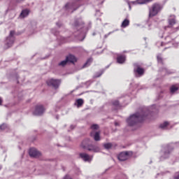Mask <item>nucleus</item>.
Masks as SVG:
<instances>
[{"label":"nucleus","instance_id":"f257e3e1","mask_svg":"<svg viewBox=\"0 0 179 179\" xmlns=\"http://www.w3.org/2000/svg\"><path fill=\"white\" fill-rule=\"evenodd\" d=\"M149 115V110L144 108L141 113L138 112L130 115L126 120V122L129 127H135L138 122L145 121V118H148Z\"/></svg>","mask_w":179,"mask_h":179},{"label":"nucleus","instance_id":"f03ea898","mask_svg":"<svg viewBox=\"0 0 179 179\" xmlns=\"http://www.w3.org/2000/svg\"><path fill=\"white\" fill-rule=\"evenodd\" d=\"M83 149L87 150L89 152H93L94 153H99L101 150L100 147L97 145L90 144V139H84L80 145Z\"/></svg>","mask_w":179,"mask_h":179},{"label":"nucleus","instance_id":"7ed1b4c3","mask_svg":"<svg viewBox=\"0 0 179 179\" xmlns=\"http://www.w3.org/2000/svg\"><path fill=\"white\" fill-rule=\"evenodd\" d=\"M163 9V6L159 3H155L152 6L151 9H150L149 17H153L156 16L157 13L162 11Z\"/></svg>","mask_w":179,"mask_h":179},{"label":"nucleus","instance_id":"20e7f679","mask_svg":"<svg viewBox=\"0 0 179 179\" xmlns=\"http://www.w3.org/2000/svg\"><path fill=\"white\" fill-rule=\"evenodd\" d=\"M13 43H15V31H10L9 36L6 38L4 48L6 50L10 48L13 45Z\"/></svg>","mask_w":179,"mask_h":179},{"label":"nucleus","instance_id":"39448f33","mask_svg":"<svg viewBox=\"0 0 179 179\" xmlns=\"http://www.w3.org/2000/svg\"><path fill=\"white\" fill-rule=\"evenodd\" d=\"M164 150L165 151L164 152V155L160 157L161 161L165 160V159H169V157H170V155L171 154V152L174 150L173 144L171 143L165 145Z\"/></svg>","mask_w":179,"mask_h":179},{"label":"nucleus","instance_id":"423d86ee","mask_svg":"<svg viewBox=\"0 0 179 179\" xmlns=\"http://www.w3.org/2000/svg\"><path fill=\"white\" fill-rule=\"evenodd\" d=\"M134 73L136 78H141V76H143L145 73V69L141 68V66L138 63H135L134 64Z\"/></svg>","mask_w":179,"mask_h":179},{"label":"nucleus","instance_id":"0eeeda50","mask_svg":"<svg viewBox=\"0 0 179 179\" xmlns=\"http://www.w3.org/2000/svg\"><path fill=\"white\" fill-rule=\"evenodd\" d=\"M131 156H132V152L125 151L120 152L117 156V159L120 162H125V160H128V158L131 157Z\"/></svg>","mask_w":179,"mask_h":179},{"label":"nucleus","instance_id":"6e6552de","mask_svg":"<svg viewBox=\"0 0 179 179\" xmlns=\"http://www.w3.org/2000/svg\"><path fill=\"white\" fill-rule=\"evenodd\" d=\"M85 27V22L82 20V18H78L75 20L73 24L74 30H80V29H83Z\"/></svg>","mask_w":179,"mask_h":179},{"label":"nucleus","instance_id":"1a4fd4ad","mask_svg":"<svg viewBox=\"0 0 179 179\" xmlns=\"http://www.w3.org/2000/svg\"><path fill=\"white\" fill-rule=\"evenodd\" d=\"M48 86H52L55 89H58L59 85H61V80L52 78L47 81Z\"/></svg>","mask_w":179,"mask_h":179},{"label":"nucleus","instance_id":"9d476101","mask_svg":"<svg viewBox=\"0 0 179 179\" xmlns=\"http://www.w3.org/2000/svg\"><path fill=\"white\" fill-rule=\"evenodd\" d=\"M45 111V108L43 105H38L36 106L34 111L33 112L34 115H43Z\"/></svg>","mask_w":179,"mask_h":179},{"label":"nucleus","instance_id":"9b49d317","mask_svg":"<svg viewBox=\"0 0 179 179\" xmlns=\"http://www.w3.org/2000/svg\"><path fill=\"white\" fill-rule=\"evenodd\" d=\"M79 157L83 162L90 163L92 160H93V156L89 155L87 153L85 152H81L79 154Z\"/></svg>","mask_w":179,"mask_h":179},{"label":"nucleus","instance_id":"f8f14e48","mask_svg":"<svg viewBox=\"0 0 179 179\" xmlns=\"http://www.w3.org/2000/svg\"><path fill=\"white\" fill-rule=\"evenodd\" d=\"M29 156H31V157H39V156L41 155L40 152H38V150H37V149H36V148H31L29 150Z\"/></svg>","mask_w":179,"mask_h":179},{"label":"nucleus","instance_id":"ddd939ff","mask_svg":"<svg viewBox=\"0 0 179 179\" xmlns=\"http://www.w3.org/2000/svg\"><path fill=\"white\" fill-rule=\"evenodd\" d=\"M153 0H136L134 1H131L132 5H143L145 3H148V2H152Z\"/></svg>","mask_w":179,"mask_h":179},{"label":"nucleus","instance_id":"4468645a","mask_svg":"<svg viewBox=\"0 0 179 179\" xmlns=\"http://www.w3.org/2000/svg\"><path fill=\"white\" fill-rule=\"evenodd\" d=\"M66 59L67 62H71V64H75L76 62L77 59L76 57L72 55H69L66 57Z\"/></svg>","mask_w":179,"mask_h":179},{"label":"nucleus","instance_id":"2eb2a0df","mask_svg":"<svg viewBox=\"0 0 179 179\" xmlns=\"http://www.w3.org/2000/svg\"><path fill=\"white\" fill-rule=\"evenodd\" d=\"M127 59V57L125 55H118L117 57V64H124Z\"/></svg>","mask_w":179,"mask_h":179},{"label":"nucleus","instance_id":"dca6fc26","mask_svg":"<svg viewBox=\"0 0 179 179\" xmlns=\"http://www.w3.org/2000/svg\"><path fill=\"white\" fill-rule=\"evenodd\" d=\"M29 13H30V11H29V10H23L20 15V17L21 19H24V17H27V16H29Z\"/></svg>","mask_w":179,"mask_h":179},{"label":"nucleus","instance_id":"f3484780","mask_svg":"<svg viewBox=\"0 0 179 179\" xmlns=\"http://www.w3.org/2000/svg\"><path fill=\"white\" fill-rule=\"evenodd\" d=\"M179 90V84L173 85L170 87L171 94H174Z\"/></svg>","mask_w":179,"mask_h":179},{"label":"nucleus","instance_id":"a211bd4d","mask_svg":"<svg viewBox=\"0 0 179 179\" xmlns=\"http://www.w3.org/2000/svg\"><path fill=\"white\" fill-rule=\"evenodd\" d=\"M66 9H73V10H76L77 8H75V3H67L65 5Z\"/></svg>","mask_w":179,"mask_h":179},{"label":"nucleus","instance_id":"6ab92c4d","mask_svg":"<svg viewBox=\"0 0 179 179\" xmlns=\"http://www.w3.org/2000/svg\"><path fill=\"white\" fill-rule=\"evenodd\" d=\"M168 23L169 26L173 27V24H176V16L172 17L168 20Z\"/></svg>","mask_w":179,"mask_h":179},{"label":"nucleus","instance_id":"aec40b11","mask_svg":"<svg viewBox=\"0 0 179 179\" xmlns=\"http://www.w3.org/2000/svg\"><path fill=\"white\" fill-rule=\"evenodd\" d=\"M76 103H77L78 108H79L80 107H82L83 106L85 101H83V99H78L76 101Z\"/></svg>","mask_w":179,"mask_h":179},{"label":"nucleus","instance_id":"412c9836","mask_svg":"<svg viewBox=\"0 0 179 179\" xmlns=\"http://www.w3.org/2000/svg\"><path fill=\"white\" fill-rule=\"evenodd\" d=\"M92 62H93V59L92 58L88 59L83 66V68H87V66H90V64H92Z\"/></svg>","mask_w":179,"mask_h":179},{"label":"nucleus","instance_id":"4be33fe9","mask_svg":"<svg viewBox=\"0 0 179 179\" xmlns=\"http://www.w3.org/2000/svg\"><path fill=\"white\" fill-rule=\"evenodd\" d=\"M129 26V20L128 19H125L122 22V24H121V27H123V28H125Z\"/></svg>","mask_w":179,"mask_h":179},{"label":"nucleus","instance_id":"5701e85b","mask_svg":"<svg viewBox=\"0 0 179 179\" xmlns=\"http://www.w3.org/2000/svg\"><path fill=\"white\" fill-rule=\"evenodd\" d=\"M94 139L96 142L100 141V132L99 131L95 132V134H94Z\"/></svg>","mask_w":179,"mask_h":179},{"label":"nucleus","instance_id":"b1692460","mask_svg":"<svg viewBox=\"0 0 179 179\" xmlns=\"http://www.w3.org/2000/svg\"><path fill=\"white\" fill-rule=\"evenodd\" d=\"M168 125H169V122H164V123H162L159 125V128L161 129H166Z\"/></svg>","mask_w":179,"mask_h":179},{"label":"nucleus","instance_id":"393cba45","mask_svg":"<svg viewBox=\"0 0 179 179\" xmlns=\"http://www.w3.org/2000/svg\"><path fill=\"white\" fill-rule=\"evenodd\" d=\"M68 64V61L66 59L65 60L62 61L58 64L59 66H65Z\"/></svg>","mask_w":179,"mask_h":179},{"label":"nucleus","instance_id":"a878e982","mask_svg":"<svg viewBox=\"0 0 179 179\" xmlns=\"http://www.w3.org/2000/svg\"><path fill=\"white\" fill-rule=\"evenodd\" d=\"M103 147L105 148V149H111V148L113 147V144L111 143H105L103 145Z\"/></svg>","mask_w":179,"mask_h":179},{"label":"nucleus","instance_id":"bb28decb","mask_svg":"<svg viewBox=\"0 0 179 179\" xmlns=\"http://www.w3.org/2000/svg\"><path fill=\"white\" fill-rule=\"evenodd\" d=\"M157 62L158 64H162V65H163V58L162 57V55L157 56Z\"/></svg>","mask_w":179,"mask_h":179},{"label":"nucleus","instance_id":"cd10ccee","mask_svg":"<svg viewBox=\"0 0 179 179\" xmlns=\"http://www.w3.org/2000/svg\"><path fill=\"white\" fill-rule=\"evenodd\" d=\"M113 106H114L115 107H117V108H118V107H120V102L118 101H114L112 103Z\"/></svg>","mask_w":179,"mask_h":179},{"label":"nucleus","instance_id":"c85d7f7f","mask_svg":"<svg viewBox=\"0 0 179 179\" xmlns=\"http://www.w3.org/2000/svg\"><path fill=\"white\" fill-rule=\"evenodd\" d=\"M7 127L6 124L0 125V131H4V129H6Z\"/></svg>","mask_w":179,"mask_h":179},{"label":"nucleus","instance_id":"c756f323","mask_svg":"<svg viewBox=\"0 0 179 179\" xmlns=\"http://www.w3.org/2000/svg\"><path fill=\"white\" fill-rule=\"evenodd\" d=\"M92 129H99V125L98 124H92L91 126Z\"/></svg>","mask_w":179,"mask_h":179},{"label":"nucleus","instance_id":"7c9ffc66","mask_svg":"<svg viewBox=\"0 0 179 179\" xmlns=\"http://www.w3.org/2000/svg\"><path fill=\"white\" fill-rule=\"evenodd\" d=\"M56 25L58 27H62V23H61V22H57L56 23Z\"/></svg>","mask_w":179,"mask_h":179},{"label":"nucleus","instance_id":"2f4dec72","mask_svg":"<svg viewBox=\"0 0 179 179\" xmlns=\"http://www.w3.org/2000/svg\"><path fill=\"white\" fill-rule=\"evenodd\" d=\"M101 75H103V72L98 73L96 76H94V78H100Z\"/></svg>","mask_w":179,"mask_h":179},{"label":"nucleus","instance_id":"473e14b6","mask_svg":"<svg viewBox=\"0 0 179 179\" xmlns=\"http://www.w3.org/2000/svg\"><path fill=\"white\" fill-rule=\"evenodd\" d=\"M173 179H179V173H176L173 176Z\"/></svg>","mask_w":179,"mask_h":179},{"label":"nucleus","instance_id":"72a5a7b5","mask_svg":"<svg viewBox=\"0 0 179 179\" xmlns=\"http://www.w3.org/2000/svg\"><path fill=\"white\" fill-rule=\"evenodd\" d=\"M14 2H16V3H20V2H22V1H24V0H12Z\"/></svg>","mask_w":179,"mask_h":179},{"label":"nucleus","instance_id":"f704fd0d","mask_svg":"<svg viewBox=\"0 0 179 179\" xmlns=\"http://www.w3.org/2000/svg\"><path fill=\"white\" fill-rule=\"evenodd\" d=\"M70 128L71 129H75V125H71Z\"/></svg>","mask_w":179,"mask_h":179},{"label":"nucleus","instance_id":"c9c22d12","mask_svg":"<svg viewBox=\"0 0 179 179\" xmlns=\"http://www.w3.org/2000/svg\"><path fill=\"white\" fill-rule=\"evenodd\" d=\"M2 105V99L0 98V106Z\"/></svg>","mask_w":179,"mask_h":179},{"label":"nucleus","instance_id":"e433bc0d","mask_svg":"<svg viewBox=\"0 0 179 179\" xmlns=\"http://www.w3.org/2000/svg\"><path fill=\"white\" fill-rule=\"evenodd\" d=\"M115 127L118 126V122H115Z\"/></svg>","mask_w":179,"mask_h":179},{"label":"nucleus","instance_id":"4c0bfd02","mask_svg":"<svg viewBox=\"0 0 179 179\" xmlns=\"http://www.w3.org/2000/svg\"><path fill=\"white\" fill-rule=\"evenodd\" d=\"M107 37H108V35H105V38H107Z\"/></svg>","mask_w":179,"mask_h":179},{"label":"nucleus","instance_id":"58836bf2","mask_svg":"<svg viewBox=\"0 0 179 179\" xmlns=\"http://www.w3.org/2000/svg\"><path fill=\"white\" fill-rule=\"evenodd\" d=\"M1 169H2V166L0 165V170H1Z\"/></svg>","mask_w":179,"mask_h":179},{"label":"nucleus","instance_id":"ea45409f","mask_svg":"<svg viewBox=\"0 0 179 179\" xmlns=\"http://www.w3.org/2000/svg\"><path fill=\"white\" fill-rule=\"evenodd\" d=\"M56 118H57V120H58V118H59V117H58V115H56Z\"/></svg>","mask_w":179,"mask_h":179},{"label":"nucleus","instance_id":"a19ab883","mask_svg":"<svg viewBox=\"0 0 179 179\" xmlns=\"http://www.w3.org/2000/svg\"><path fill=\"white\" fill-rule=\"evenodd\" d=\"M73 1H75L76 2H78V1H80V0H73Z\"/></svg>","mask_w":179,"mask_h":179},{"label":"nucleus","instance_id":"79ce46f5","mask_svg":"<svg viewBox=\"0 0 179 179\" xmlns=\"http://www.w3.org/2000/svg\"><path fill=\"white\" fill-rule=\"evenodd\" d=\"M91 136H93V132L91 133Z\"/></svg>","mask_w":179,"mask_h":179},{"label":"nucleus","instance_id":"37998d69","mask_svg":"<svg viewBox=\"0 0 179 179\" xmlns=\"http://www.w3.org/2000/svg\"><path fill=\"white\" fill-rule=\"evenodd\" d=\"M129 7L131 8V5L129 3Z\"/></svg>","mask_w":179,"mask_h":179},{"label":"nucleus","instance_id":"c03bdc74","mask_svg":"<svg viewBox=\"0 0 179 179\" xmlns=\"http://www.w3.org/2000/svg\"><path fill=\"white\" fill-rule=\"evenodd\" d=\"M166 38H170V37L168 36V37H166Z\"/></svg>","mask_w":179,"mask_h":179}]
</instances>
